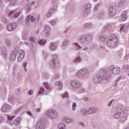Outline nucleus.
I'll list each match as a JSON object with an SVG mask.
<instances>
[{
    "label": "nucleus",
    "mask_w": 129,
    "mask_h": 129,
    "mask_svg": "<svg viewBox=\"0 0 129 129\" xmlns=\"http://www.w3.org/2000/svg\"><path fill=\"white\" fill-rule=\"evenodd\" d=\"M17 53L19 55L17 60L18 62H21L25 58V51L24 50H20L18 53V52Z\"/></svg>",
    "instance_id": "obj_11"
},
{
    "label": "nucleus",
    "mask_w": 129,
    "mask_h": 129,
    "mask_svg": "<svg viewBox=\"0 0 129 129\" xmlns=\"http://www.w3.org/2000/svg\"><path fill=\"white\" fill-rule=\"evenodd\" d=\"M123 111V108L122 107V105H120L116 107V112H117V113H120V114H121V112Z\"/></svg>",
    "instance_id": "obj_21"
},
{
    "label": "nucleus",
    "mask_w": 129,
    "mask_h": 129,
    "mask_svg": "<svg viewBox=\"0 0 129 129\" xmlns=\"http://www.w3.org/2000/svg\"><path fill=\"white\" fill-rule=\"evenodd\" d=\"M118 44V36L117 34H112L110 37L109 40L107 42V46L110 49H114L116 48Z\"/></svg>",
    "instance_id": "obj_2"
},
{
    "label": "nucleus",
    "mask_w": 129,
    "mask_h": 129,
    "mask_svg": "<svg viewBox=\"0 0 129 129\" xmlns=\"http://www.w3.org/2000/svg\"><path fill=\"white\" fill-rule=\"evenodd\" d=\"M102 4V3L100 2L97 5H96L95 6V7H94V11L95 12H97V10H98V8H99V7H100V6H101Z\"/></svg>",
    "instance_id": "obj_37"
},
{
    "label": "nucleus",
    "mask_w": 129,
    "mask_h": 129,
    "mask_svg": "<svg viewBox=\"0 0 129 129\" xmlns=\"http://www.w3.org/2000/svg\"><path fill=\"white\" fill-rule=\"evenodd\" d=\"M17 28V23L15 22H11L7 26V30L9 32H13Z\"/></svg>",
    "instance_id": "obj_10"
},
{
    "label": "nucleus",
    "mask_w": 129,
    "mask_h": 129,
    "mask_svg": "<svg viewBox=\"0 0 129 129\" xmlns=\"http://www.w3.org/2000/svg\"><path fill=\"white\" fill-rule=\"evenodd\" d=\"M77 76L80 77V78H88L89 77V71L87 69H82L78 71L77 73Z\"/></svg>",
    "instance_id": "obj_8"
},
{
    "label": "nucleus",
    "mask_w": 129,
    "mask_h": 129,
    "mask_svg": "<svg viewBox=\"0 0 129 129\" xmlns=\"http://www.w3.org/2000/svg\"><path fill=\"white\" fill-rule=\"evenodd\" d=\"M55 85L56 86H58V89H59V90H61V89H62V88H63V84H62V82H61L60 81L56 82L55 83Z\"/></svg>",
    "instance_id": "obj_26"
},
{
    "label": "nucleus",
    "mask_w": 129,
    "mask_h": 129,
    "mask_svg": "<svg viewBox=\"0 0 129 129\" xmlns=\"http://www.w3.org/2000/svg\"><path fill=\"white\" fill-rule=\"evenodd\" d=\"M15 117H16V115H13L12 116L9 115L7 116V118L8 120H13V119H14Z\"/></svg>",
    "instance_id": "obj_45"
},
{
    "label": "nucleus",
    "mask_w": 129,
    "mask_h": 129,
    "mask_svg": "<svg viewBox=\"0 0 129 129\" xmlns=\"http://www.w3.org/2000/svg\"><path fill=\"white\" fill-rule=\"evenodd\" d=\"M77 106V105L76 104V103L74 102L72 105V110H73V111H75V110H76Z\"/></svg>",
    "instance_id": "obj_40"
},
{
    "label": "nucleus",
    "mask_w": 129,
    "mask_h": 129,
    "mask_svg": "<svg viewBox=\"0 0 129 129\" xmlns=\"http://www.w3.org/2000/svg\"><path fill=\"white\" fill-rule=\"evenodd\" d=\"M49 65L51 68H58L59 67L60 62L57 55H52V59L50 60Z\"/></svg>",
    "instance_id": "obj_3"
},
{
    "label": "nucleus",
    "mask_w": 129,
    "mask_h": 129,
    "mask_svg": "<svg viewBox=\"0 0 129 129\" xmlns=\"http://www.w3.org/2000/svg\"><path fill=\"white\" fill-rule=\"evenodd\" d=\"M5 42H6V44L7 47H11V46H12L11 39H10L9 38H6Z\"/></svg>",
    "instance_id": "obj_31"
},
{
    "label": "nucleus",
    "mask_w": 129,
    "mask_h": 129,
    "mask_svg": "<svg viewBox=\"0 0 129 129\" xmlns=\"http://www.w3.org/2000/svg\"><path fill=\"white\" fill-rule=\"evenodd\" d=\"M47 42V40H45L44 39H41L39 41L38 44L39 45H45L46 44V42Z\"/></svg>",
    "instance_id": "obj_39"
},
{
    "label": "nucleus",
    "mask_w": 129,
    "mask_h": 129,
    "mask_svg": "<svg viewBox=\"0 0 129 129\" xmlns=\"http://www.w3.org/2000/svg\"><path fill=\"white\" fill-rule=\"evenodd\" d=\"M79 124L83 126V127H85V125L84 124V123H83V122H80Z\"/></svg>",
    "instance_id": "obj_60"
},
{
    "label": "nucleus",
    "mask_w": 129,
    "mask_h": 129,
    "mask_svg": "<svg viewBox=\"0 0 129 129\" xmlns=\"http://www.w3.org/2000/svg\"><path fill=\"white\" fill-rule=\"evenodd\" d=\"M2 52L4 57H7V47H3L2 48Z\"/></svg>",
    "instance_id": "obj_28"
},
{
    "label": "nucleus",
    "mask_w": 129,
    "mask_h": 129,
    "mask_svg": "<svg viewBox=\"0 0 129 129\" xmlns=\"http://www.w3.org/2000/svg\"><path fill=\"white\" fill-rule=\"evenodd\" d=\"M58 127L59 129H65L66 128V126L65 125V124L60 123V124H58Z\"/></svg>",
    "instance_id": "obj_33"
},
{
    "label": "nucleus",
    "mask_w": 129,
    "mask_h": 129,
    "mask_svg": "<svg viewBox=\"0 0 129 129\" xmlns=\"http://www.w3.org/2000/svg\"><path fill=\"white\" fill-rule=\"evenodd\" d=\"M54 79H58L59 78V75L58 74H55L54 77Z\"/></svg>",
    "instance_id": "obj_64"
},
{
    "label": "nucleus",
    "mask_w": 129,
    "mask_h": 129,
    "mask_svg": "<svg viewBox=\"0 0 129 129\" xmlns=\"http://www.w3.org/2000/svg\"><path fill=\"white\" fill-rule=\"evenodd\" d=\"M81 60L82 59L80 56H78L74 60L73 62L74 63H80V62H81Z\"/></svg>",
    "instance_id": "obj_34"
},
{
    "label": "nucleus",
    "mask_w": 129,
    "mask_h": 129,
    "mask_svg": "<svg viewBox=\"0 0 129 129\" xmlns=\"http://www.w3.org/2000/svg\"><path fill=\"white\" fill-rule=\"evenodd\" d=\"M16 58H17V50H16V48H15V50H13L11 53L9 59L10 61H15Z\"/></svg>",
    "instance_id": "obj_14"
},
{
    "label": "nucleus",
    "mask_w": 129,
    "mask_h": 129,
    "mask_svg": "<svg viewBox=\"0 0 129 129\" xmlns=\"http://www.w3.org/2000/svg\"><path fill=\"white\" fill-rule=\"evenodd\" d=\"M28 94L29 95H32L33 94V90L30 89L28 91Z\"/></svg>",
    "instance_id": "obj_59"
},
{
    "label": "nucleus",
    "mask_w": 129,
    "mask_h": 129,
    "mask_svg": "<svg viewBox=\"0 0 129 129\" xmlns=\"http://www.w3.org/2000/svg\"><path fill=\"white\" fill-rule=\"evenodd\" d=\"M17 4V0H11L10 3V6H15Z\"/></svg>",
    "instance_id": "obj_46"
},
{
    "label": "nucleus",
    "mask_w": 129,
    "mask_h": 129,
    "mask_svg": "<svg viewBox=\"0 0 129 129\" xmlns=\"http://www.w3.org/2000/svg\"><path fill=\"white\" fill-rule=\"evenodd\" d=\"M15 99V97L14 96H11L8 99L9 102H13L14 100Z\"/></svg>",
    "instance_id": "obj_49"
},
{
    "label": "nucleus",
    "mask_w": 129,
    "mask_h": 129,
    "mask_svg": "<svg viewBox=\"0 0 129 129\" xmlns=\"http://www.w3.org/2000/svg\"><path fill=\"white\" fill-rule=\"evenodd\" d=\"M116 14V7L110 6L109 8V15L110 17H114Z\"/></svg>",
    "instance_id": "obj_12"
},
{
    "label": "nucleus",
    "mask_w": 129,
    "mask_h": 129,
    "mask_svg": "<svg viewBox=\"0 0 129 129\" xmlns=\"http://www.w3.org/2000/svg\"><path fill=\"white\" fill-rule=\"evenodd\" d=\"M92 39V35L89 34H85L80 36L78 38V41L80 43L84 44L87 42H89Z\"/></svg>",
    "instance_id": "obj_6"
},
{
    "label": "nucleus",
    "mask_w": 129,
    "mask_h": 129,
    "mask_svg": "<svg viewBox=\"0 0 129 129\" xmlns=\"http://www.w3.org/2000/svg\"><path fill=\"white\" fill-rule=\"evenodd\" d=\"M122 52H123V49L121 48L118 51V53H120V55H122Z\"/></svg>",
    "instance_id": "obj_61"
},
{
    "label": "nucleus",
    "mask_w": 129,
    "mask_h": 129,
    "mask_svg": "<svg viewBox=\"0 0 129 129\" xmlns=\"http://www.w3.org/2000/svg\"><path fill=\"white\" fill-rule=\"evenodd\" d=\"M69 44V40L68 39H65L63 42H62V46L63 47H66V46H67V45H68Z\"/></svg>",
    "instance_id": "obj_38"
},
{
    "label": "nucleus",
    "mask_w": 129,
    "mask_h": 129,
    "mask_svg": "<svg viewBox=\"0 0 129 129\" xmlns=\"http://www.w3.org/2000/svg\"><path fill=\"white\" fill-rule=\"evenodd\" d=\"M121 20H122V21H126V20L127 19V15H126V11H123L122 14H121Z\"/></svg>",
    "instance_id": "obj_23"
},
{
    "label": "nucleus",
    "mask_w": 129,
    "mask_h": 129,
    "mask_svg": "<svg viewBox=\"0 0 129 129\" xmlns=\"http://www.w3.org/2000/svg\"><path fill=\"white\" fill-rule=\"evenodd\" d=\"M125 3V0H121L119 3H118V8L123 7L124 4Z\"/></svg>",
    "instance_id": "obj_29"
},
{
    "label": "nucleus",
    "mask_w": 129,
    "mask_h": 129,
    "mask_svg": "<svg viewBox=\"0 0 129 129\" xmlns=\"http://www.w3.org/2000/svg\"><path fill=\"white\" fill-rule=\"evenodd\" d=\"M50 32H51V29H50V26H49V25H45L44 33L46 37H48V36H49Z\"/></svg>",
    "instance_id": "obj_17"
},
{
    "label": "nucleus",
    "mask_w": 129,
    "mask_h": 129,
    "mask_svg": "<svg viewBox=\"0 0 129 129\" xmlns=\"http://www.w3.org/2000/svg\"><path fill=\"white\" fill-rule=\"evenodd\" d=\"M5 7V5H4V3H3V1L0 0V8H4Z\"/></svg>",
    "instance_id": "obj_58"
},
{
    "label": "nucleus",
    "mask_w": 129,
    "mask_h": 129,
    "mask_svg": "<svg viewBox=\"0 0 129 129\" xmlns=\"http://www.w3.org/2000/svg\"><path fill=\"white\" fill-rule=\"evenodd\" d=\"M21 120H22V118L21 117H18L17 120V125H20V123H21Z\"/></svg>",
    "instance_id": "obj_44"
},
{
    "label": "nucleus",
    "mask_w": 129,
    "mask_h": 129,
    "mask_svg": "<svg viewBox=\"0 0 129 129\" xmlns=\"http://www.w3.org/2000/svg\"><path fill=\"white\" fill-rule=\"evenodd\" d=\"M16 70H17V66H14L13 67V74H14V75H16Z\"/></svg>",
    "instance_id": "obj_54"
},
{
    "label": "nucleus",
    "mask_w": 129,
    "mask_h": 129,
    "mask_svg": "<svg viewBox=\"0 0 129 129\" xmlns=\"http://www.w3.org/2000/svg\"><path fill=\"white\" fill-rule=\"evenodd\" d=\"M43 85L46 90H51V88L49 86V84L47 82H44Z\"/></svg>",
    "instance_id": "obj_36"
},
{
    "label": "nucleus",
    "mask_w": 129,
    "mask_h": 129,
    "mask_svg": "<svg viewBox=\"0 0 129 129\" xmlns=\"http://www.w3.org/2000/svg\"><path fill=\"white\" fill-rule=\"evenodd\" d=\"M63 120L66 121L67 123H71V122H74V120L73 119H71L66 117H63Z\"/></svg>",
    "instance_id": "obj_25"
},
{
    "label": "nucleus",
    "mask_w": 129,
    "mask_h": 129,
    "mask_svg": "<svg viewBox=\"0 0 129 129\" xmlns=\"http://www.w3.org/2000/svg\"><path fill=\"white\" fill-rule=\"evenodd\" d=\"M114 101V100H112L111 101H110L108 103V106H111V105L112 104V102Z\"/></svg>",
    "instance_id": "obj_57"
},
{
    "label": "nucleus",
    "mask_w": 129,
    "mask_h": 129,
    "mask_svg": "<svg viewBox=\"0 0 129 129\" xmlns=\"http://www.w3.org/2000/svg\"><path fill=\"white\" fill-rule=\"evenodd\" d=\"M81 82L77 80H73L70 81V85L73 88L78 89L81 87Z\"/></svg>",
    "instance_id": "obj_9"
},
{
    "label": "nucleus",
    "mask_w": 129,
    "mask_h": 129,
    "mask_svg": "<svg viewBox=\"0 0 129 129\" xmlns=\"http://www.w3.org/2000/svg\"><path fill=\"white\" fill-rule=\"evenodd\" d=\"M56 9L57 7L54 6L53 8L50 9L49 12H50L52 14H53V13H54V12H55V11H56Z\"/></svg>",
    "instance_id": "obj_43"
},
{
    "label": "nucleus",
    "mask_w": 129,
    "mask_h": 129,
    "mask_svg": "<svg viewBox=\"0 0 129 129\" xmlns=\"http://www.w3.org/2000/svg\"><path fill=\"white\" fill-rule=\"evenodd\" d=\"M100 76H95L93 79L94 83H108L109 80V74L105 72V70H100L99 71Z\"/></svg>",
    "instance_id": "obj_1"
},
{
    "label": "nucleus",
    "mask_w": 129,
    "mask_h": 129,
    "mask_svg": "<svg viewBox=\"0 0 129 129\" xmlns=\"http://www.w3.org/2000/svg\"><path fill=\"white\" fill-rule=\"evenodd\" d=\"M73 45L74 46H76V47H77V50H80L82 48V47H81V46H80L79 43H78V42H75L73 44Z\"/></svg>",
    "instance_id": "obj_32"
},
{
    "label": "nucleus",
    "mask_w": 129,
    "mask_h": 129,
    "mask_svg": "<svg viewBox=\"0 0 129 129\" xmlns=\"http://www.w3.org/2000/svg\"><path fill=\"white\" fill-rule=\"evenodd\" d=\"M120 32H123V33H126L128 31V26L123 25L121 26L120 29Z\"/></svg>",
    "instance_id": "obj_19"
},
{
    "label": "nucleus",
    "mask_w": 129,
    "mask_h": 129,
    "mask_svg": "<svg viewBox=\"0 0 129 129\" xmlns=\"http://www.w3.org/2000/svg\"><path fill=\"white\" fill-rule=\"evenodd\" d=\"M47 126V119L42 118L38 120L35 125L36 129H45Z\"/></svg>",
    "instance_id": "obj_4"
},
{
    "label": "nucleus",
    "mask_w": 129,
    "mask_h": 129,
    "mask_svg": "<svg viewBox=\"0 0 129 129\" xmlns=\"http://www.w3.org/2000/svg\"><path fill=\"white\" fill-rule=\"evenodd\" d=\"M50 23L53 26V25H55V24H56V21H55L54 20H52L51 21H50Z\"/></svg>",
    "instance_id": "obj_62"
},
{
    "label": "nucleus",
    "mask_w": 129,
    "mask_h": 129,
    "mask_svg": "<svg viewBox=\"0 0 129 129\" xmlns=\"http://www.w3.org/2000/svg\"><path fill=\"white\" fill-rule=\"evenodd\" d=\"M52 16V13L48 12V13L46 15V17L47 18H50Z\"/></svg>",
    "instance_id": "obj_63"
},
{
    "label": "nucleus",
    "mask_w": 129,
    "mask_h": 129,
    "mask_svg": "<svg viewBox=\"0 0 129 129\" xmlns=\"http://www.w3.org/2000/svg\"><path fill=\"white\" fill-rule=\"evenodd\" d=\"M56 48H57V43L56 42H52L50 43V49L51 51H55Z\"/></svg>",
    "instance_id": "obj_20"
},
{
    "label": "nucleus",
    "mask_w": 129,
    "mask_h": 129,
    "mask_svg": "<svg viewBox=\"0 0 129 129\" xmlns=\"http://www.w3.org/2000/svg\"><path fill=\"white\" fill-rule=\"evenodd\" d=\"M27 65H28V63L27 62H24L23 65L25 72H27V68H26V67H27Z\"/></svg>",
    "instance_id": "obj_52"
},
{
    "label": "nucleus",
    "mask_w": 129,
    "mask_h": 129,
    "mask_svg": "<svg viewBox=\"0 0 129 129\" xmlns=\"http://www.w3.org/2000/svg\"><path fill=\"white\" fill-rule=\"evenodd\" d=\"M85 28H91L92 27V23H86L84 25Z\"/></svg>",
    "instance_id": "obj_41"
},
{
    "label": "nucleus",
    "mask_w": 129,
    "mask_h": 129,
    "mask_svg": "<svg viewBox=\"0 0 129 129\" xmlns=\"http://www.w3.org/2000/svg\"><path fill=\"white\" fill-rule=\"evenodd\" d=\"M91 9V5L87 4L85 6V9L83 11V13L85 16L88 15L89 13H90Z\"/></svg>",
    "instance_id": "obj_13"
},
{
    "label": "nucleus",
    "mask_w": 129,
    "mask_h": 129,
    "mask_svg": "<svg viewBox=\"0 0 129 129\" xmlns=\"http://www.w3.org/2000/svg\"><path fill=\"white\" fill-rule=\"evenodd\" d=\"M99 40L101 41V42H103V43H105L106 42V36L103 35H100L99 36Z\"/></svg>",
    "instance_id": "obj_24"
},
{
    "label": "nucleus",
    "mask_w": 129,
    "mask_h": 129,
    "mask_svg": "<svg viewBox=\"0 0 129 129\" xmlns=\"http://www.w3.org/2000/svg\"><path fill=\"white\" fill-rule=\"evenodd\" d=\"M34 6L35 5V2H32V4H29L27 5V6L26 7V9H27L26 13L27 14H29L30 13V11H31V9L32 8V6Z\"/></svg>",
    "instance_id": "obj_22"
},
{
    "label": "nucleus",
    "mask_w": 129,
    "mask_h": 129,
    "mask_svg": "<svg viewBox=\"0 0 129 129\" xmlns=\"http://www.w3.org/2000/svg\"><path fill=\"white\" fill-rule=\"evenodd\" d=\"M44 91H45V89H44V88L41 87L40 88L39 91L38 92V94H43V93H44Z\"/></svg>",
    "instance_id": "obj_42"
},
{
    "label": "nucleus",
    "mask_w": 129,
    "mask_h": 129,
    "mask_svg": "<svg viewBox=\"0 0 129 129\" xmlns=\"http://www.w3.org/2000/svg\"><path fill=\"white\" fill-rule=\"evenodd\" d=\"M11 108H12L11 105H9L8 104H4L2 106L1 110L2 111H3V112H7V111L11 109Z\"/></svg>",
    "instance_id": "obj_16"
},
{
    "label": "nucleus",
    "mask_w": 129,
    "mask_h": 129,
    "mask_svg": "<svg viewBox=\"0 0 129 129\" xmlns=\"http://www.w3.org/2000/svg\"><path fill=\"white\" fill-rule=\"evenodd\" d=\"M29 41L30 42H32V43H35V38H34V37H33V36H31L29 38Z\"/></svg>",
    "instance_id": "obj_51"
},
{
    "label": "nucleus",
    "mask_w": 129,
    "mask_h": 129,
    "mask_svg": "<svg viewBox=\"0 0 129 129\" xmlns=\"http://www.w3.org/2000/svg\"><path fill=\"white\" fill-rule=\"evenodd\" d=\"M111 72H113V74H119L120 73V68L118 67L114 68V66L112 65L110 67V68H108L107 70H105V73L109 74V79H110V77L111 76Z\"/></svg>",
    "instance_id": "obj_5"
},
{
    "label": "nucleus",
    "mask_w": 129,
    "mask_h": 129,
    "mask_svg": "<svg viewBox=\"0 0 129 129\" xmlns=\"http://www.w3.org/2000/svg\"><path fill=\"white\" fill-rule=\"evenodd\" d=\"M81 113H82V115H86V114H89V110H86L84 108H82L81 110Z\"/></svg>",
    "instance_id": "obj_27"
},
{
    "label": "nucleus",
    "mask_w": 129,
    "mask_h": 129,
    "mask_svg": "<svg viewBox=\"0 0 129 129\" xmlns=\"http://www.w3.org/2000/svg\"><path fill=\"white\" fill-rule=\"evenodd\" d=\"M104 29L106 31V32H109V33H111L113 32V30H112V25L109 24L105 25L104 27Z\"/></svg>",
    "instance_id": "obj_18"
},
{
    "label": "nucleus",
    "mask_w": 129,
    "mask_h": 129,
    "mask_svg": "<svg viewBox=\"0 0 129 129\" xmlns=\"http://www.w3.org/2000/svg\"><path fill=\"white\" fill-rule=\"evenodd\" d=\"M62 98H65V97H67V98H68L69 97V95H68V92H66L62 96Z\"/></svg>",
    "instance_id": "obj_48"
},
{
    "label": "nucleus",
    "mask_w": 129,
    "mask_h": 129,
    "mask_svg": "<svg viewBox=\"0 0 129 129\" xmlns=\"http://www.w3.org/2000/svg\"><path fill=\"white\" fill-rule=\"evenodd\" d=\"M124 69L125 71V72H127L129 71V65L126 64L124 66Z\"/></svg>",
    "instance_id": "obj_47"
},
{
    "label": "nucleus",
    "mask_w": 129,
    "mask_h": 129,
    "mask_svg": "<svg viewBox=\"0 0 129 129\" xmlns=\"http://www.w3.org/2000/svg\"><path fill=\"white\" fill-rule=\"evenodd\" d=\"M8 16L11 19H17V12L16 10H12L8 14Z\"/></svg>",
    "instance_id": "obj_15"
},
{
    "label": "nucleus",
    "mask_w": 129,
    "mask_h": 129,
    "mask_svg": "<svg viewBox=\"0 0 129 129\" xmlns=\"http://www.w3.org/2000/svg\"><path fill=\"white\" fill-rule=\"evenodd\" d=\"M85 92V89L83 88H81L80 89V93H83V92Z\"/></svg>",
    "instance_id": "obj_56"
},
{
    "label": "nucleus",
    "mask_w": 129,
    "mask_h": 129,
    "mask_svg": "<svg viewBox=\"0 0 129 129\" xmlns=\"http://www.w3.org/2000/svg\"><path fill=\"white\" fill-rule=\"evenodd\" d=\"M89 114H93V113H96L97 112V109L93 108H91L89 109Z\"/></svg>",
    "instance_id": "obj_30"
},
{
    "label": "nucleus",
    "mask_w": 129,
    "mask_h": 129,
    "mask_svg": "<svg viewBox=\"0 0 129 129\" xmlns=\"http://www.w3.org/2000/svg\"><path fill=\"white\" fill-rule=\"evenodd\" d=\"M45 114L50 119H54L55 118H57V116H58V112H57V111L52 109L46 111Z\"/></svg>",
    "instance_id": "obj_7"
},
{
    "label": "nucleus",
    "mask_w": 129,
    "mask_h": 129,
    "mask_svg": "<svg viewBox=\"0 0 129 129\" xmlns=\"http://www.w3.org/2000/svg\"><path fill=\"white\" fill-rule=\"evenodd\" d=\"M121 114H120L119 113H117V112H116V113H115L113 114V116H114V118L118 119V118H120Z\"/></svg>",
    "instance_id": "obj_35"
},
{
    "label": "nucleus",
    "mask_w": 129,
    "mask_h": 129,
    "mask_svg": "<svg viewBox=\"0 0 129 129\" xmlns=\"http://www.w3.org/2000/svg\"><path fill=\"white\" fill-rule=\"evenodd\" d=\"M30 21V16L28 15L26 18V23H29Z\"/></svg>",
    "instance_id": "obj_55"
},
{
    "label": "nucleus",
    "mask_w": 129,
    "mask_h": 129,
    "mask_svg": "<svg viewBox=\"0 0 129 129\" xmlns=\"http://www.w3.org/2000/svg\"><path fill=\"white\" fill-rule=\"evenodd\" d=\"M3 122H5V117L0 116V123H3Z\"/></svg>",
    "instance_id": "obj_50"
},
{
    "label": "nucleus",
    "mask_w": 129,
    "mask_h": 129,
    "mask_svg": "<svg viewBox=\"0 0 129 129\" xmlns=\"http://www.w3.org/2000/svg\"><path fill=\"white\" fill-rule=\"evenodd\" d=\"M36 21V19L35 18V17H34V16H30V22L34 23V22H35Z\"/></svg>",
    "instance_id": "obj_53"
}]
</instances>
